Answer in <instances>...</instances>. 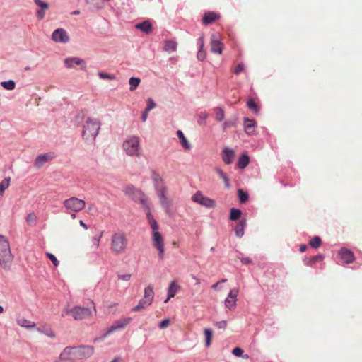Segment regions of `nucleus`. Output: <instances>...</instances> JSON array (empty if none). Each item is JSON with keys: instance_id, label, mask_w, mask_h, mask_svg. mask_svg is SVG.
Returning <instances> with one entry per match:
<instances>
[{"instance_id": "nucleus-1", "label": "nucleus", "mask_w": 362, "mask_h": 362, "mask_svg": "<svg viewBox=\"0 0 362 362\" xmlns=\"http://www.w3.org/2000/svg\"><path fill=\"white\" fill-rule=\"evenodd\" d=\"M146 216L151 228L153 230V245L158 250L159 257L162 259L164 256L165 250L163 238L158 232V225L152 214L148 211Z\"/></svg>"}, {"instance_id": "nucleus-2", "label": "nucleus", "mask_w": 362, "mask_h": 362, "mask_svg": "<svg viewBox=\"0 0 362 362\" xmlns=\"http://www.w3.org/2000/svg\"><path fill=\"white\" fill-rule=\"evenodd\" d=\"M13 260L10 244L8 239L0 235V265L1 267L8 268Z\"/></svg>"}, {"instance_id": "nucleus-3", "label": "nucleus", "mask_w": 362, "mask_h": 362, "mask_svg": "<svg viewBox=\"0 0 362 362\" xmlns=\"http://www.w3.org/2000/svg\"><path fill=\"white\" fill-rule=\"evenodd\" d=\"M151 178L154 182V186H155L156 190L157 192V194L160 199V202L161 205L164 208H166V209L168 208L169 202L165 196L166 188L164 186V183H163L162 177L158 173L153 171L151 174Z\"/></svg>"}, {"instance_id": "nucleus-4", "label": "nucleus", "mask_w": 362, "mask_h": 362, "mask_svg": "<svg viewBox=\"0 0 362 362\" xmlns=\"http://www.w3.org/2000/svg\"><path fill=\"white\" fill-rule=\"evenodd\" d=\"M125 153L130 156L140 155V139L136 136H131L126 139L122 145Z\"/></svg>"}, {"instance_id": "nucleus-5", "label": "nucleus", "mask_w": 362, "mask_h": 362, "mask_svg": "<svg viewBox=\"0 0 362 362\" xmlns=\"http://www.w3.org/2000/svg\"><path fill=\"white\" fill-rule=\"evenodd\" d=\"M100 129V122L88 117L83 127L82 136L85 139H94Z\"/></svg>"}, {"instance_id": "nucleus-6", "label": "nucleus", "mask_w": 362, "mask_h": 362, "mask_svg": "<svg viewBox=\"0 0 362 362\" xmlns=\"http://www.w3.org/2000/svg\"><path fill=\"white\" fill-rule=\"evenodd\" d=\"M69 355L73 360H83L90 357L93 354V347L90 346H82L79 347H67Z\"/></svg>"}, {"instance_id": "nucleus-7", "label": "nucleus", "mask_w": 362, "mask_h": 362, "mask_svg": "<svg viewBox=\"0 0 362 362\" xmlns=\"http://www.w3.org/2000/svg\"><path fill=\"white\" fill-rule=\"evenodd\" d=\"M127 240L124 234L115 233L112 238L111 250L113 252L119 254L125 251Z\"/></svg>"}, {"instance_id": "nucleus-8", "label": "nucleus", "mask_w": 362, "mask_h": 362, "mask_svg": "<svg viewBox=\"0 0 362 362\" xmlns=\"http://www.w3.org/2000/svg\"><path fill=\"white\" fill-rule=\"evenodd\" d=\"M63 205L66 210L76 213L84 209L86 202L83 199L72 197L64 200Z\"/></svg>"}, {"instance_id": "nucleus-9", "label": "nucleus", "mask_w": 362, "mask_h": 362, "mask_svg": "<svg viewBox=\"0 0 362 362\" xmlns=\"http://www.w3.org/2000/svg\"><path fill=\"white\" fill-rule=\"evenodd\" d=\"M66 315H70L75 320H81L92 315V312L88 308L76 306L66 311Z\"/></svg>"}, {"instance_id": "nucleus-10", "label": "nucleus", "mask_w": 362, "mask_h": 362, "mask_svg": "<svg viewBox=\"0 0 362 362\" xmlns=\"http://www.w3.org/2000/svg\"><path fill=\"white\" fill-rule=\"evenodd\" d=\"M192 200L194 202H196L202 206H204L206 208H214L216 206V202L214 199H211L207 197L204 196V194L200 192H197L192 197Z\"/></svg>"}, {"instance_id": "nucleus-11", "label": "nucleus", "mask_w": 362, "mask_h": 362, "mask_svg": "<svg viewBox=\"0 0 362 362\" xmlns=\"http://www.w3.org/2000/svg\"><path fill=\"white\" fill-rule=\"evenodd\" d=\"M224 45L221 42V35L218 34H214L211 37V51L214 53L221 54Z\"/></svg>"}, {"instance_id": "nucleus-12", "label": "nucleus", "mask_w": 362, "mask_h": 362, "mask_svg": "<svg viewBox=\"0 0 362 362\" xmlns=\"http://www.w3.org/2000/svg\"><path fill=\"white\" fill-rule=\"evenodd\" d=\"M132 321L131 317H124L116 320L113 322V324L108 329L106 334H108L117 329H120L124 328L130 322Z\"/></svg>"}, {"instance_id": "nucleus-13", "label": "nucleus", "mask_w": 362, "mask_h": 362, "mask_svg": "<svg viewBox=\"0 0 362 362\" xmlns=\"http://www.w3.org/2000/svg\"><path fill=\"white\" fill-rule=\"evenodd\" d=\"M339 260L344 264H350L354 260V253L349 250L343 248L338 253Z\"/></svg>"}, {"instance_id": "nucleus-14", "label": "nucleus", "mask_w": 362, "mask_h": 362, "mask_svg": "<svg viewBox=\"0 0 362 362\" xmlns=\"http://www.w3.org/2000/svg\"><path fill=\"white\" fill-rule=\"evenodd\" d=\"M220 18L221 16L219 13L214 11H208L206 12L203 16L202 23L204 25H208L218 21Z\"/></svg>"}, {"instance_id": "nucleus-15", "label": "nucleus", "mask_w": 362, "mask_h": 362, "mask_svg": "<svg viewBox=\"0 0 362 362\" xmlns=\"http://www.w3.org/2000/svg\"><path fill=\"white\" fill-rule=\"evenodd\" d=\"M52 38L55 42H66L69 40V36L66 32L62 28L57 29L52 33Z\"/></svg>"}, {"instance_id": "nucleus-16", "label": "nucleus", "mask_w": 362, "mask_h": 362, "mask_svg": "<svg viewBox=\"0 0 362 362\" xmlns=\"http://www.w3.org/2000/svg\"><path fill=\"white\" fill-rule=\"evenodd\" d=\"M124 192L130 198H131L132 194H136V196L138 197V199H140L141 203L144 204L146 202L145 196L143 194V192L141 190L136 189L132 185H128V186L125 187Z\"/></svg>"}, {"instance_id": "nucleus-17", "label": "nucleus", "mask_w": 362, "mask_h": 362, "mask_svg": "<svg viewBox=\"0 0 362 362\" xmlns=\"http://www.w3.org/2000/svg\"><path fill=\"white\" fill-rule=\"evenodd\" d=\"M35 4L39 8L36 11V16L39 19H43L45 16V11L48 9L49 5L47 3L44 2L41 0H34Z\"/></svg>"}, {"instance_id": "nucleus-18", "label": "nucleus", "mask_w": 362, "mask_h": 362, "mask_svg": "<svg viewBox=\"0 0 362 362\" xmlns=\"http://www.w3.org/2000/svg\"><path fill=\"white\" fill-rule=\"evenodd\" d=\"M235 157V151L230 148H226L222 151V158L223 162L229 165L233 163Z\"/></svg>"}, {"instance_id": "nucleus-19", "label": "nucleus", "mask_w": 362, "mask_h": 362, "mask_svg": "<svg viewBox=\"0 0 362 362\" xmlns=\"http://www.w3.org/2000/svg\"><path fill=\"white\" fill-rule=\"evenodd\" d=\"M64 63L67 68H74L76 66H81L83 67L85 64L83 60L76 57L66 59Z\"/></svg>"}, {"instance_id": "nucleus-20", "label": "nucleus", "mask_w": 362, "mask_h": 362, "mask_svg": "<svg viewBox=\"0 0 362 362\" xmlns=\"http://www.w3.org/2000/svg\"><path fill=\"white\" fill-rule=\"evenodd\" d=\"M180 287L177 284L175 281H173L170 283L168 289V298L165 300V303H167L170 298H173L177 291L180 290Z\"/></svg>"}, {"instance_id": "nucleus-21", "label": "nucleus", "mask_w": 362, "mask_h": 362, "mask_svg": "<svg viewBox=\"0 0 362 362\" xmlns=\"http://www.w3.org/2000/svg\"><path fill=\"white\" fill-rule=\"evenodd\" d=\"M53 158V155L51 153H46L43 155L39 156L35 161V165L37 167L42 166L45 163L52 160Z\"/></svg>"}, {"instance_id": "nucleus-22", "label": "nucleus", "mask_w": 362, "mask_h": 362, "mask_svg": "<svg viewBox=\"0 0 362 362\" xmlns=\"http://www.w3.org/2000/svg\"><path fill=\"white\" fill-rule=\"evenodd\" d=\"M256 122L253 119H245L244 121V127L245 132L247 134H252L255 132V127Z\"/></svg>"}, {"instance_id": "nucleus-23", "label": "nucleus", "mask_w": 362, "mask_h": 362, "mask_svg": "<svg viewBox=\"0 0 362 362\" xmlns=\"http://www.w3.org/2000/svg\"><path fill=\"white\" fill-rule=\"evenodd\" d=\"M246 226V221L245 219L240 220L235 226L234 230L237 237H242L244 234V229Z\"/></svg>"}, {"instance_id": "nucleus-24", "label": "nucleus", "mask_w": 362, "mask_h": 362, "mask_svg": "<svg viewBox=\"0 0 362 362\" xmlns=\"http://www.w3.org/2000/svg\"><path fill=\"white\" fill-rule=\"evenodd\" d=\"M177 135L180 140V143L183 147L185 150H189L191 148V146L189 143L188 142L187 139L185 136L183 132L181 130L177 131Z\"/></svg>"}, {"instance_id": "nucleus-25", "label": "nucleus", "mask_w": 362, "mask_h": 362, "mask_svg": "<svg viewBox=\"0 0 362 362\" xmlns=\"http://www.w3.org/2000/svg\"><path fill=\"white\" fill-rule=\"evenodd\" d=\"M136 28L146 33H149L152 30V25L148 21H145L136 25Z\"/></svg>"}, {"instance_id": "nucleus-26", "label": "nucleus", "mask_w": 362, "mask_h": 362, "mask_svg": "<svg viewBox=\"0 0 362 362\" xmlns=\"http://www.w3.org/2000/svg\"><path fill=\"white\" fill-rule=\"evenodd\" d=\"M250 162L249 156L244 153L238 159L237 163V167L240 169H244Z\"/></svg>"}, {"instance_id": "nucleus-27", "label": "nucleus", "mask_w": 362, "mask_h": 362, "mask_svg": "<svg viewBox=\"0 0 362 362\" xmlns=\"http://www.w3.org/2000/svg\"><path fill=\"white\" fill-rule=\"evenodd\" d=\"M37 331L49 337H54V334L49 325H43L37 327Z\"/></svg>"}, {"instance_id": "nucleus-28", "label": "nucleus", "mask_w": 362, "mask_h": 362, "mask_svg": "<svg viewBox=\"0 0 362 362\" xmlns=\"http://www.w3.org/2000/svg\"><path fill=\"white\" fill-rule=\"evenodd\" d=\"M154 297V293L152 286H148L144 289V298L152 303Z\"/></svg>"}, {"instance_id": "nucleus-29", "label": "nucleus", "mask_w": 362, "mask_h": 362, "mask_svg": "<svg viewBox=\"0 0 362 362\" xmlns=\"http://www.w3.org/2000/svg\"><path fill=\"white\" fill-rule=\"evenodd\" d=\"M151 304V302L147 300L146 298H143L142 299L140 300V301L139 302V304L132 309V311L138 312V311L149 306Z\"/></svg>"}, {"instance_id": "nucleus-30", "label": "nucleus", "mask_w": 362, "mask_h": 362, "mask_svg": "<svg viewBox=\"0 0 362 362\" xmlns=\"http://www.w3.org/2000/svg\"><path fill=\"white\" fill-rule=\"evenodd\" d=\"M73 358L69 355L68 351L65 349L61 354L59 358L55 362H73Z\"/></svg>"}, {"instance_id": "nucleus-31", "label": "nucleus", "mask_w": 362, "mask_h": 362, "mask_svg": "<svg viewBox=\"0 0 362 362\" xmlns=\"http://www.w3.org/2000/svg\"><path fill=\"white\" fill-rule=\"evenodd\" d=\"M213 112L215 115L216 120L221 122L224 119V111L221 107H215L213 109Z\"/></svg>"}, {"instance_id": "nucleus-32", "label": "nucleus", "mask_w": 362, "mask_h": 362, "mask_svg": "<svg viewBox=\"0 0 362 362\" xmlns=\"http://www.w3.org/2000/svg\"><path fill=\"white\" fill-rule=\"evenodd\" d=\"M199 40V50L197 53V59L200 61H203L206 58V53L203 50V47H204L203 37H200Z\"/></svg>"}, {"instance_id": "nucleus-33", "label": "nucleus", "mask_w": 362, "mask_h": 362, "mask_svg": "<svg viewBox=\"0 0 362 362\" xmlns=\"http://www.w3.org/2000/svg\"><path fill=\"white\" fill-rule=\"evenodd\" d=\"M177 43L173 40H168L165 42L164 49L167 52H174L176 50Z\"/></svg>"}, {"instance_id": "nucleus-34", "label": "nucleus", "mask_w": 362, "mask_h": 362, "mask_svg": "<svg viewBox=\"0 0 362 362\" xmlns=\"http://www.w3.org/2000/svg\"><path fill=\"white\" fill-rule=\"evenodd\" d=\"M18 324L23 327L31 328L35 326V324L33 322L28 320L25 318H20L18 320Z\"/></svg>"}, {"instance_id": "nucleus-35", "label": "nucleus", "mask_w": 362, "mask_h": 362, "mask_svg": "<svg viewBox=\"0 0 362 362\" xmlns=\"http://www.w3.org/2000/svg\"><path fill=\"white\" fill-rule=\"evenodd\" d=\"M11 178L6 177L0 182V195H3L6 189L9 187Z\"/></svg>"}, {"instance_id": "nucleus-36", "label": "nucleus", "mask_w": 362, "mask_h": 362, "mask_svg": "<svg viewBox=\"0 0 362 362\" xmlns=\"http://www.w3.org/2000/svg\"><path fill=\"white\" fill-rule=\"evenodd\" d=\"M309 244L311 247L316 249L320 247L322 244V240L320 237L315 236L310 240Z\"/></svg>"}, {"instance_id": "nucleus-37", "label": "nucleus", "mask_w": 362, "mask_h": 362, "mask_svg": "<svg viewBox=\"0 0 362 362\" xmlns=\"http://www.w3.org/2000/svg\"><path fill=\"white\" fill-rule=\"evenodd\" d=\"M241 211L235 208L231 209L230 218L233 221L238 220L241 216Z\"/></svg>"}, {"instance_id": "nucleus-38", "label": "nucleus", "mask_w": 362, "mask_h": 362, "mask_svg": "<svg viewBox=\"0 0 362 362\" xmlns=\"http://www.w3.org/2000/svg\"><path fill=\"white\" fill-rule=\"evenodd\" d=\"M324 259L323 255H317L309 259L308 262H306L307 265L313 266L316 262H322Z\"/></svg>"}, {"instance_id": "nucleus-39", "label": "nucleus", "mask_w": 362, "mask_h": 362, "mask_svg": "<svg viewBox=\"0 0 362 362\" xmlns=\"http://www.w3.org/2000/svg\"><path fill=\"white\" fill-rule=\"evenodd\" d=\"M140 81L139 78L132 77L129 79L130 90H134L139 86Z\"/></svg>"}, {"instance_id": "nucleus-40", "label": "nucleus", "mask_w": 362, "mask_h": 362, "mask_svg": "<svg viewBox=\"0 0 362 362\" xmlns=\"http://www.w3.org/2000/svg\"><path fill=\"white\" fill-rule=\"evenodd\" d=\"M236 301L237 299H232L231 298L228 296L225 300V305L226 308H228L230 310H232L235 307Z\"/></svg>"}, {"instance_id": "nucleus-41", "label": "nucleus", "mask_w": 362, "mask_h": 362, "mask_svg": "<svg viewBox=\"0 0 362 362\" xmlns=\"http://www.w3.org/2000/svg\"><path fill=\"white\" fill-rule=\"evenodd\" d=\"M247 107L255 112H257L259 110L257 103L252 98L248 100Z\"/></svg>"}, {"instance_id": "nucleus-42", "label": "nucleus", "mask_w": 362, "mask_h": 362, "mask_svg": "<svg viewBox=\"0 0 362 362\" xmlns=\"http://www.w3.org/2000/svg\"><path fill=\"white\" fill-rule=\"evenodd\" d=\"M1 86L6 90H13L16 84L13 81H4L1 83Z\"/></svg>"}, {"instance_id": "nucleus-43", "label": "nucleus", "mask_w": 362, "mask_h": 362, "mask_svg": "<svg viewBox=\"0 0 362 362\" xmlns=\"http://www.w3.org/2000/svg\"><path fill=\"white\" fill-rule=\"evenodd\" d=\"M204 335L206 337V346L208 347L211 344L212 339V331L209 329H204Z\"/></svg>"}, {"instance_id": "nucleus-44", "label": "nucleus", "mask_w": 362, "mask_h": 362, "mask_svg": "<svg viewBox=\"0 0 362 362\" xmlns=\"http://www.w3.org/2000/svg\"><path fill=\"white\" fill-rule=\"evenodd\" d=\"M209 117V115L205 111L200 112L198 115V122L199 124H203L205 119Z\"/></svg>"}, {"instance_id": "nucleus-45", "label": "nucleus", "mask_w": 362, "mask_h": 362, "mask_svg": "<svg viewBox=\"0 0 362 362\" xmlns=\"http://www.w3.org/2000/svg\"><path fill=\"white\" fill-rule=\"evenodd\" d=\"M238 196L241 202H245L248 199L247 193L245 192L242 189L238 190Z\"/></svg>"}, {"instance_id": "nucleus-46", "label": "nucleus", "mask_w": 362, "mask_h": 362, "mask_svg": "<svg viewBox=\"0 0 362 362\" xmlns=\"http://www.w3.org/2000/svg\"><path fill=\"white\" fill-rule=\"evenodd\" d=\"M45 255L52 261V262L55 267H57L59 265V262L54 255L49 252H47Z\"/></svg>"}, {"instance_id": "nucleus-47", "label": "nucleus", "mask_w": 362, "mask_h": 362, "mask_svg": "<svg viewBox=\"0 0 362 362\" xmlns=\"http://www.w3.org/2000/svg\"><path fill=\"white\" fill-rule=\"evenodd\" d=\"M243 71H244V65L243 64H238V65H236L234 67L233 72L235 74L238 75L240 73L243 72Z\"/></svg>"}, {"instance_id": "nucleus-48", "label": "nucleus", "mask_w": 362, "mask_h": 362, "mask_svg": "<svg viewBox=\"0 0 362 362\" xmlns=\"http://www.w3.org/2000/svg\"><path fill=\"white\" fill-rule=\"evenodd\" d=\"M156 107V103L151 98H148L147 100L146 110L150 111Z\"/></svg>"}, {"instance_id": "nucleus-49", "label": "nucleus", "mask_w": 362, "mask_h": 362, "mask_svg": "<svg viewBox=\"0 0 362 362\" xmlns=\"http://www.w3.org/2000/svg\"><path fill=\"white\" fill-rule=\"evenodd\" d=\"M238 295V289L233 288V289L230 290L228 296L231 298L232 299H237Z\"/></svg>"}, {"instance_id": "nucleus-50", "label": "nucleus", "mask_w": 362, "mask_h": 362, "mask_svg": "<svg viewBox=\"0 0 362 362\" xmlns=\"http://www.w3.org/2000/svg\"><path fill=\"white\" fill-rule=\"evenodd\" d=\"M214 325L219 329H225L227 326V322L225 320L216 322Z\"/></svg>"}, {"instance_id": "nucleus-51", "label": "nucleus", "mask_w": 362, "mask_h": 362, "mask_svg": "<svg viewBox=\"0 0 362 362\" xmlns=\"http://www.w3.org/2000/svg\"><path fill=\"white\" fill-rule=\"evenodd\" d=\"M131 274H118V279L122 281H128L131 279Z\"/></svg>"}, {"instance_id": "nucleus-52", "label": "nucleus", "mask_w": 362, "mask_h": 362, "mask_svg": "<svg viewBox=\"0 0 362 362\" xmlns=\"http://www.w3.org/2000/svg\"><path fill=\"white\" fill-rule=\"evenodd\" d=\"M243 353V350L239 347H236V348L233 349V354L235 356H238V357L241 356Z\"/></svg>"}, {"instance_id": "nucleus-53", "label": "nucleus", "mask_w": 362, "mask_h": 362, "mask_svg": "<svg viewBox=\"0 0 362 362\" xmlns=\"http://www.w3.org/2000/svg\"><path fill=\"white\" fill-rule=\"evenodd\" d=\"M170 324V320L168 319L164 320L159 324V327L160 329L166 328Z\"/></svg>"}, {"instance_id": "nucleus-54", "label": "nucleus", "mask_w": 362, "mask_h": 362, "mask_svg": "<svg viewBox=\"0 0 362 362\" xmlns=\"http://www.w3.org/2000/svg\"><path fill=\"white\" fill-rule=\"evenodd\" d=\"M239 258H240L241 262L244 264H248L252 262V259L248 257H241Z\"/></svg>"}, {"instance_id": "nucleus-55", "label": "nucleus", "mask_w": 362, "mask_h": 362, "mask_svg": "<svg viewBox=\"0 0 362 362\" xmlns=\"http://www.w3.org/2000/svg\"><path fill=\"white\" fill-rule=\"evenodd\" d=\"M149 111H147L146 109H145V111L141 115V119L143 122H145L148 117V113Z\"/></svg>"}, {"instance_id": "nucleus-56", "label": "nucleus", "mask_w": 362, "mask_h": 362, "mask_svg": "<svg viewBox=\"0 0 362 362\" xmlns=\"http://www.w3.org/2000/svg\"><path fill=\"white\" fill-rule=\"evenodd\" d=\"M217 173L221 178H225V177L226 176V174L223 170H221L220 169L217 170Z\"/></svg>"}, {"instance_id": "nucleus-57", "label": "nucleus", "mask_w": 362, "mask_h": 362, "mask_svg": "<svg viewBox=\"0 0 362 362\" xmlns=\"http://www.w3.org/2000/svg\"><path fill=\"white\" fill-rule=\"evenodd\" d=\"M99 76L101 78H112V76L107 75V74H104V73H100Z\"/></svg>"}, {"instance_id": "nucleus-58", "label": "nucleus", "mask_w": 362, "mask_h": 362, "mask_svg": "<svg viewBox=\"0 0 362 362\" xmlns=\"http://www.w3.org/2000/svg\"><path fill=\"white\" fill-rule=\"evenodd\" d=\"M308 246L306 245H301L300 246L299 250L300 252H304L307 250Z\"/></svg>"}, {"instance_id": "nucleus-59", "label": "nucleus", "mask_w": 362, "mask_h": 362, "mask_svg": "<svg viewBox=\"0 0 362 362\" xmlns=\"http://www.w3.org/2000/svg\"><path fill=\"white\" fill-rule=\"evenodd\" d=\"M222 179L224 181L226 186L227 187H228L230 186V182H229V179L228 178L227 175L225 177V178H222Z\"/></svg>"}, {"instance_id": "nucleus-60", "label": "nucleus", "mask_w": 362, "mask_h": 362, "mask_svg": "<svg viewBox=\"0 0 362 362\" xmlns=\"http://www.w3.org/2000/svg\"><path fill=\"white\" fill-rule=\"evenodd\" d=\"M222 179L224 181L226 186L227 187H228L230 186V182H229V179L228 178L227 175L225 177V178H222Z\"/></svg>"}, {"instance_id": "nucleus-61", "label": "nucleus", "mask_w": 362, "mask_h": 362, "mask_svg": "<svg viewBox=\"0 0 362 362\" xmlns=\"http://www.w3.org/2000/svg\"><path fill=\"white\" fill-rule=\"evenodd\" d=\"M131 199H132L133 200L136 201V202H141L140 199H138V197L136 196V194H132Z\"/></svg>"}, {"instance_id": "nucleus-62", "label": "nucleus", "mask_w": 362, "mask_h": 362, "mask_svg": "<svg viewBox=\"0 0 362 362\" xmlns=\"http://www.w3.org/2000/svg\"><path fill=\"white\" fill-rule=\"evenodd\" d=\"M34 219H35V215L34 214H29L28 216V218H27L28 221H30L34 220Z\"/></svg>"}, {"instance_id": "nucleus-63", "label": "nucleus", "mask_w": 362, "mask_h": 362, "mask_svg": "<svg viewBox=\"0 0 362 362\" xmlns=\"http://www.w3.org/2000/svg\"><path fill=\"white\" fill-rule=\"evenodd\" d=\"M111 362H122V358H115Z\"/></svg>"}, {"instance_id": "nucleus-64", "label": "nucleus", "mask_w": 362, "mask_h": 362, "mask_svg": "<svg viewBox=\"0 0 362 362\" xmlns=\"http://www.w3.org/2000/svg\"><path fill=\"white\" fill-rule=\"evenodd\" d=\"M80 225L83 226L85 229L88 228V226L83 222V221H80Z\"/></svg>"}]
</instances>
